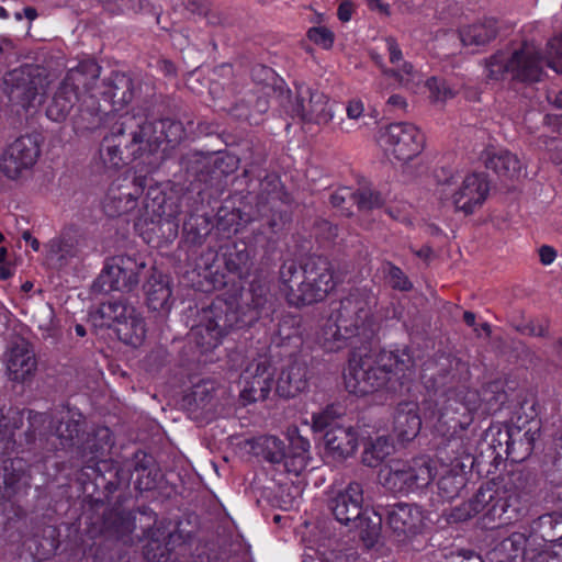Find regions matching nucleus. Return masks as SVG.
<instances>
[{"label":"nucleus","mask_w":562,"mask_h":562,"mask_svg":"<svg viewBox=\"0 0 562 562\" xmlns=\"http://www.w3.org/2000/svg\"><path fill=\"white\" fill-rule=\"evenodd\" d=\"M180 166L191 186L195 182L211 186L210 154L189 151L181 157Z\"/></svg>","instance_id":"nucleus-46"},{"label":"nucleus","mask_w":562,"mask_h":562,"mask_svg":"<svg viewBox=\"0 0 562 562\" xmlns=\"http://www.w3.org/2000/svg\"><path fill=\"white\" fill-rule=\"evenodd\" d=\"M437 485L442 499L451 501L458 497L465 487L464 467L457 463L453 465H441Z\"/></svg>","instance_id":"nucleus-49"},{"label":"nucleus","mask_w":562,"mask_h":562,"mask_svg":"<svg viewBox=\"0 0 562 562\" xmlns=\"http://www.w3.org/2000/svg\"><path fill=\"white\" fill-rule=\"evenodd\" d=\"M251 213L256 216L255 221L260 222L261 234L276 235L291 222V214L282 210L280 204H256L255 207L251 206Z\"/></svg>","instance_id":"nucleus-42"},{"label":"nucleus","mask_w":562,"mask_h":562,"mask_svg":"<svg viewBox=\"0 0 562 562\" xmlns=\"http://www.w3.org/2000/svg\"><path fill=\"white\" fill-rule=\"evenodd\" d=\"M133 472L136 473L134 482L138 492L151 491L157 486L159 469L153 456L138 450L134 453Z\"/></svg>","instance_id":"nucleus-44"},{"label":"nucleus","mask_w":562,"mask_h":562,"mask_svg":"<svg viewBox=\"0 0 562 562\" xmlns=\"http://www.w3.org/2000/svg\"><path fill=\"white\" fill-rule=\"evenodd\" d=\"M327 509L336 521L359 530L361 540L372 547L381 533V515L363 505V487L350 482L327 499Z\"/></svg>","instance_id":"nucleus-10"},{"label":"nucleus","mask_w":562,"mask_h":562,"mask_svg":"<svg viewBox=\"0 0 562 562\" xmlns=\"http://www.w3.org/2000/svg\"><path fill=\"white\" fill-rule=\"evenodd\" d=\"M238 160L226 153L210 154L211 186L237 169Z\"/></svg>","instance_id":"nucleus-54"},{"label":"nucleus","mask_w":562,"mask_h":562,"mask_svg":"<svg viewBox=\"0 0 562 562\" xmlns=\"http://www.w3.org/2000/svg\"><path fill=\"white\" fill-rule=\"evenodd\" d=\"M310 441L301 436L293 438L290 445L276 436H260L254 439L251 449L271 464L282 465L284 471L300 475L310 460Z\"/></svg>","instance_id":"nucleus-14"},{"label":"nucleus","mask_w":562,"mask_h":562,"mask_svg":"<svg viewBox=\"0 0 562 562\" xmlns=\"http://www.w3.org/2000/svg\"><path fill=\"white\" fill-rule=\"evenodd\" d=\"M327 453L336 460L351 457L358 447V434L351 426L336 425L322 430Z\"/></svg>","instance_id":"nucleus-33"},{"label":"nucleus","mask_w":562,"mask_h":562,"mask_svg":"<svg viewBox=\"0 0 562 562\" xmlns=\"http://www.w3.org/2000/svg\"><path fill=\"white\" fill-rule=\"evenodd\" d=\"M23 546L31 555L38 561L49 559L59 547L58 530L56 527L46 526L42 535H34L24 540Z\"/></svg>","instance_id":"nucleus-47"},{"label":"nucleus","mask_w":562,"mask_h":562,"mask_svg":"<svg viewBox=\"0 0 562 562\" xmlns=\"http://www.w3.org/2000/svg\"><path fill=\"white\" fill-rule=\"evenodd\" d=\"M36 367L35 353L27 341L22 340L11 347L7 358L10 380L23 383L34 374Z\"/></svg>","instance_id":"nucleus-32"},{"label":"nucleus","mask_w":562,"mask_h":562,"mask_svg":"<svg viewBox=\"0 0 562 562\" xmlns=\"http://www.w3.org/2000/svg\"><path fill=\"white\" fill-rule=\"evenodd\" d=\"M505 394L483 389L482 393L475 390L461 391L454 395L438 396L437 431L450 429L464 431L474 419V414H490L499 409L504 403Z\"/></svg>","instance_id":"nucleus-9"},{"label":"nucleus","mask_w":562,"mask_h":562,"mask_svg":"<svg viewBox=\"0 0 562 562\" xmlns=\"http://www.w3.org/2000/svg\"><path fill=\"white\" fill-rule=\"evenodd\" d=\"M145 179L135 178L134 181L113 182L103 201L104 213L109 217H119L136 209L138 198L142 195Z\"/></svg>","instance_id":"nucleus-25"},{"label":"nucleus","mask_w":562,"mask_h":562,"mask_svg":"<svg viewBox=\"0 0 562 562\" xmlns=\"http://www.w3.org/2000/svg\"><path fill=\"white\" fill-rule=\"evenodd\" d=\"M486 169L499 177L513 179L520 173L521 162L516 155L506 149L487 148L480 156Z\"/></svg>","instance_id":"nucleus-40"},{"label":"nucleus","mask_w":562,"mask_h":562,"mask_svg":"<svg viewBox=\"0 0 562 562\" xmlns=\"http://www.w3.org/2000/svg\"><path fill=\"white\" fill-rule=\"evenodd\" d=\"M307 37L314 44L323 47L324 49H329L333 47L335 35L334 33L325 27V26H313L307 31Z\"/></svg>","instance_id":"nucleus-60"},{"label":"nucleus","mask_w":562,"mask_h":562,"mask_svg":"<svg viewBox=\"0 0 562 562\" xmlns=\"http://www.w3.org/2000/svg\"><path fill=\"white\" fill-rule=\"evenodd\" d=\"M493 495H495L493 485L486 484L485 486H481L472 498L454 509L452 516L458 520H468L481 514V520L483 521L485 512L493 501Z\"/></svg>","instance_id":"nucleus-48"},{"label":"nucleus","mask_w":562,"mask_h":562,"mask_svg":"<svg viewBox=\"0 0 562 562\" xmlns=\"http://www.w3.org/2000/svg\"><path fill=\"white\" fill-rule=\"evenodd\" d=\"M214 383L201 381L194 384L181 400V406L193 419H203L211 411V402L214 397Z\"/></svg>","instance_id":"nucleus-37"},{"label":"nucleus","mask_w":562,"mask_h":562,"mask_svg":"<svg viewBox=\"0 0 562 562\" xmlns=\"http://www.w3.org/2000/svg\"><path fill=\"white\" fill-rule=\"evenodd\" d=\"M529 538L524 532H513L503 539L492 551L496 562H533L538 554L543 552H557L555 550L528 549ZM558 552H562V547Z\"/></svg>","instance_id":"nucleus-28"},{"label":"nucleus","mask_w":562,"mask_h":562,"mask_svg":"<svg viewBox=\"0 0 562 562\" xmlns=\"http://www.w3.org/2000/svg\"><path fill=\"white\" fill-rule=\"evenodd\" d=\"M224 266L226 270L238 279H246L250 276L252 268V258L249 250L244 245L238 248L234 245L224 254Z\"/></svg>","instance_id":"nucleus-52"},{"label":"nucleus","mask_w":562,"mask_h":562,"mask_svg":"<svg viewBox=\"0 0 562 562\" xmlns=\"http://www.w3.org/2000/svg\"><path fill=\"white\" fill-rule=\"evenodd\" d=\"M147 306L151 311L167 314L170 312L173 300L170 280L164 274H153L144 285Z\"/></svg>","instance_id":"nucleus-39"},{"label":"nucleus","mask_w":562,"mask_h":562,"mask_svg":"<svg viewBox=\"0 0 562 562\" xmlns=\"http://www.w3.org/2000/svg\"><path fill=\"white\" fill-rule=\"evenodd\" d=\"M460 430L450 429L447 431H438V445L436 448V458L441 465L464 467L462 460L470 457L469 447Z\"/></svg>","instance_id":"nucleus-35"},{"label":"nucleus","mask_w":562,"mask_h":562,"mask_svg":"<svg viewBox=\"0 0 562 562\" xmlns=\"http://www.w3.org/2000/svg\"><path fill=\"white\" fill-rule=\"evenodd\" d=\"M541 419L536 411V403L525 401L513 413L505 425V430L498 431V445L504 441L506 456L512 462L520 463L527 460L535 450L536 441L541 435Z\"/></svg>","instance_id":"nucleus-12"},{"label":"nucleus","mask_w":562,"mask_h":562,"mask_svg":"<svg viewBox=\"0 0 562 562\" xmlns=\"http://www.w3.org/2000/svg\"><path fill=\"white\" fill-rule=\"evenodd\" d=\"M350 199L360 211H371L380 209L384 204V199L379 191L370 188H360L350 193Z\"/></svg>","instance_id":"nucleus-55"},{"label":"nucleus","mask_w":562,"mask_h":562,"mask_svg":"<svg viewBox=\"0 0 562 562\" xmlns=\"http://www.w3.org/2000/svg\"><path fill=\"white\" fill-rule=\"evenodd\" d=\"M469 380L470 369L467 362L451 355L439 358L438 374L435 379L438 396L454 395L470 390L467 387Z\"/></svg>","instance_id":"nucleus-26"},{"label":"nucleus","mask_w":562,"mask_h":562,"mask_svg":"<svg viewBox=\"0 0 562 562\" xmlns=\"http://www.w3.org/2000/svg\"><path fill=\"white\" fill-rule=\"evenodd\" d=\"M393 449V445L384 436L368 440L364 443L361 461L369 468H376L392 453Z\"/></svg>","instance_id":"nucleus-53"},{"label":"nucleus","mask_w":562,"mask_h":562,"mask_svg":"<svg viewBox=\"0 0 562 562\" xmlns=\"http://www.w3.org/2000/svg\"><path fill=\"white\" fill-rule=\"evenodd\" d=\"M244 178L247 180L249 192L258 189L256 204H290L291 195L284 191L280 176L276 172H268L259 166L251 165L244 170Z\"/></svg>","instance_id":"nucleus-22"},{"label":"nucleus","mask_w":562,"mask_h":562,"mask_svg":"<svg viewBox=\"0 0 562 562\" xmlns=\"http://www.w3.org/2000/svg\"><path fill=\"white\" fill-rule=\"evenodd\" d=\"M114 445L113 434L109 427L101 426L86 432L77 453L82 460L78 480L85 492L93 486L90 494L95 506H104L111 496L119 491L130 488L132 470L122 468L117 462L105 459Z\"/></svg>","instance_id":"nucleus-3"},{"label":"nucleus","mask_w":562,"mask_h":562,"mask_svg":"<svg viewBox=\"0 0 562 562\" xmlns=\"http://www.w3.org/2000/svg\"><path fill=\"white\" fill-rule=\"evenodd\" d=\"M102 67L94 59H85L70 68L63 82L82 97L79 114L74 117L76 133H85L97 130L103 122L105 111L100 106L95 89Z\"/></svg>","instance_id":"nucleus-11"},{"label":"nucleus","mask_w":562,"mask_h":562,"mask_svg":"<svg viewBox=\"0 0 562 562\" xmlns=\"http://www.w3.org/2000/svg\"><path fill=\"white\" fill-rule=\"evenodd\" d=\"M99 94L111 104V111H120L134 98V81L124 72L112 71L102 80Z\"/></svg>","instance_id":"nucleus-30"},{"label":"nucleus","mask_w":562,"mask_h":562,"mask_svg":"<svg viewBox=\"0 0 562 562\" xmlns=\"http://www.w3.org/2000/svg\"><path fill=\"white\" fill-rule=\"evenodd\" d=\"M516 330L522 335L546 337L548 335V326L546 324L529 321L516 326Z\"/></svg>","instance_id":"nucleus-61"},{"label":"nucleus","mask_w":562,"mask_h":562,"mask_svg":"<svg viewBox=\"0 0 562 562\" xmlns=\"http://www.w3.org/2000/svg\"><path fill=\"white\" fill-rule=\"evenodd\" d=\"M89 318L94 327L114 328L117 338L125 345L138 347L146 337L144 318L125 299L102 302Z\"/></svg>","instance_id":"nucleus-13"},{"label":"nucleus","mask_w":562,"mask_h":562,"mask_svg":"<svg viewBox=\"0 0 562 562\" xmlns=\"http://www.w3.org/2000/svg\"><path fill=\"white\" fill-rule=\"evenodd\" d=\"M271 311L268 286L254 281L238 297L212 302L204 311L202 322L192 330L194 341L203 352L211 351L232 329L251 326L261 317L269 316Z\"/></svg>","instance_id":"nucleus-2"},{"label":"nucleus","mask_w":562,"mask_h":562,"mask_svg":"<svg viewBox=\"0 0 562 562\" xmlns=\"http://www.w3.org/2000/svg\"><path fill=\"white\" fill-rule=\"evenodd\" d=\"M3 86L12 103L29 109L44 89V77L37 66L23 65L4 75Z\"/></svg>","instance_id":"nucleus-17"},{"label":"nucleus","mask_w":562,"mask_h":562,"mask_svg":"<svg viewBox=\"0 0 562 562\" xmlns=\"http://www.w3.org/2000/svg\"><path fill=\"white\" fill-rule=\"evenodd\" d=\"M376 324L372 317V300L356 290L341 299L321 328L319 340L327 351H338L349 342L369 344Z\"/></svg>","instance_id":"nucleus-6"},{"label":"nucleus","mask_w":562,"mask_h":562,"mask_svg":"<svg viewBox=\"0 0 562 562\" xmlns=\"http://www.w3.org/2000/svg\"><path fill=\"white\" fill-rule=\"evenodd\" d=\"M81 101L82 97L77 94L74 88L60 81L47 102L45 110L46 116L53 122L61 123L65 122L76 109V113L71 115V122L74 123V117L79 114Z\"/></svg>","instance_id":"nucleus-31"},{"label":"nucleus","mask_w":562,"mask_h":562,"mask_svg":"<svg viewBox=\"0 0 562 562\" xmlns=\"http://www.w3.org/2000/svg\"><path fill=\"white\" fill-rule=\"evenodd\" d=\"M274 369L267 355H257L247 362L240 373V398L246 403L265 401L273 385Z\"/></svg>","instance_id":"nucleus-19"},{"label":"nucleus","mask_w":562,"mask_h":562,"mask_svg":"<svg viewBox=\"0 0 562 562\" xmlns=\"http://www.w3.org/2000/svg\"><path fill=\"white\" fill-rule=\"evenodd\" d=\"M488 191L486 177L481 173H471L464 177L461 187L452 194V203L457 211L469 215L484 203Z\"/></svg>","instance_id":"nucleus-27"},{"label":"nucleus","mask_w":562,"mask_h":562,"mask_svg":"<svg viewBox=\"0 0 562 562\" xmlns=\"http://www.w3.org/2000/svg\"><path fill=\"white\" fill-rule=\"evenodd\" d=\"M544 66L562 74V33L548 42L547 57L528 41L510 53L497 50L485 59V78L499 81L508 74L514 81L533 83L542 79Z\"/></svg>","instance_id":"nucleus-5"},{"label":"nucleus","mask_w":562,"mask_h":562,"mask_svg":"<svg viewBox=\"0 0 562 562\" xmlns=\"http://www.w3.org/2000/svg\"><path fill=\"white\" fill-rule=\"evenodd\" d=\"M401 63L397 68H383V74L396 79L402 86H406L415 78L416 70L409 61L403 59Z\"/></svg>","instance_id":"nucleus-59"},{"label":"nucleus","mask_w":562,"mask_h":562,"mask_svg":"<svg viewBox=\"0 0 562 562\" xmlns=\"http://www.w3.org/2000/svg\"><path fill=\"white\" fill-rule=\"evenodd\" d=\"M382 486L394 494H409L427 487L434 479L432 468L423 458L393 460L379 473Z\"/></svg>","instance_id":"nucleus-15"},{"label":"nucleus","mask_w":562,"mask_h":562,"mask_svg":"<svg viewBox=\"0 0 562 562\" xmlns=\"http://www.w3.org/2000/svg\"><path fill=\"white\" fill-rule=\"evenodd\" d=\"M415 361L407 348L381 350L372 357L351 359L344 375L348 392L363 396L381 390L396 393L409 380Z\"/></svg>","instance_id":"nucleus-4"},{"label":"nucleus","mask_w":562,"mask_h":562,"mask_svg":"<svg viewBox=\"0 0 562 562\" xmlns=\"http://www.w3.org/2000/svg\"><path fill=\"white\" fill-rule=\"evenodd\" d=\"M29 468L23 458L3 460L0 468V499L10 501L27 483Z\"/></svg>","instance_id":"nucleus-34"},{"label":"nucleus","mask_w":562,"mask_h":562,"mask_svg":"<svg viewBox=\"0 0 562 562\" xmlns=\"http://www.w3.org/2000/svg\"><path fill=\"white\" fill-rule=\"evenodd\" d=\"M183 124L171 117L149 121L142 111L120 114L103 137L99 154L104 166L119 169L156 153L166 142L172 147L184 137Z\"/></svg>","instance_id":"nucleus-1"},{"label":"nucleus","mask_w":562,"mask_h":562,"mask_svg":"<svg viewBox=\"0 0 562 562\" xmlns=\"http://www.w3.org/2000/svg\"><path fill=\"white\" fill-rule=\"evenodd\" d=\"M147 542L144 546V557L148 562H169L181 535L161 527H148L145 531Z\"/></svg>","instance_id":"nucleus-29"},{"label":"nucleus","mask_w":562,"mask_h":562,"mask_svg":"<svg viewBox=\"0 0 562 562\" xmlns=\"http://www.w3.org/2000/svg\"><path fill=\"white\" fill-rule=\"evenodd\" d=\"M255 220L256 216L251 213V205H244L243 207L222 205L217 210L214 227L224 236L229 237L255 222Z\"/></svg>","instance_id":"nucleus-38"},{"label":"nucleus","mask_w":562,"mask_h":562,"mask_svg":"<svg viewBox=\"0 0 562 562\" xmlns=\"http://www.w3.org/2000/svg\"><path fill=\"white\" fill-rule=\"evenodd\" d=\"M146 262L138 254L115 256L92 283L93 293L132 291L139 283V273Z\"/></svg>","instance_id":"nucleus-16"},{"label":"nucleus","mask_w":562,"mask_h":562,"mask_svg":"<svg viewBox=\"0 0 562 562\" xmlns=\"http://www.w3.org/2000/svg\"><path fill=\"white\" fill-rule=\"evenodd\" d=\"M183 5L193 14L207 15L211 2L210 0H183Z\"/></svg>","instance_id":"nucleus-64"},{"label":"nucleus","mask_w":562,"mask_h":562,"mask_svg":"<svg viewBox=\"0 0 562 562\" xmlns=\"http://www.w3.org/2000/svg\"><path fill=\"white\" fill-rule=\"evenodd\" d=\"M213 228L214 223L207 215L191 214L182 225L184 241L190 246H201Z\"/></svg>","instance_id":"nucleus-51"},{"label":"nucleus","mask_w":562,"mask_h":562,"mask_svg":"<svg viewBox=\"0 0 562 562\" xmlns=\"http://www.w3.org/2000/svg\"><path fill=\"white\" fill-rule=\"evenodd\" d=\"M512 499L513 497L506 491L495 488L493 501L485 512V518H483V526L488 529H494L510 522L514 516L509 513H516V508L512 507Z\"/></svg>","instance_id":"nucleus-45"},{"label":"nucleus","mask_w":562,"mask_h":562,"mask_svg":"<svg viewBox=\"0 0 562 562\" xmlns=\"http://www.w3.org/2000/svg\"><path fill=\"white\" fill-rule=\"evenodd\" d=\"M268 110L269 101L265 95L248 91L232 104L228 114L238 121L248 122L250 125H258L261 121V115Z\"/></svg>","instance_id":"nucleus-36"},{"label":"nucleus","mask_w":562,"mask_h":562,"mask_svg":"<svg viewBox=\"0 0 562 562\" xmlns=\"http://www.w3.org/2000/svg\"><path fill=\"white\" fill-rule=\"evenodd\" d=\"M40 154V144L35 136H20L3 150L0 170L8 179L18 180L33 168Z\"/></svg>","instance_id":"nucleus-20"},{"label":"nucleus","mask_w":562,"mask_h":562,"mask_svg":"<svg viewBox=\"0 0 562 562\" xmlns=\"http://www.w3.org/2000/svg\"><path fill=\"white\" fill-rule=\"evenodd\" d=\"M385 47L389 53V59L391 64L398 65L401 61H403L404 58L402 49L393 36L385 38Z\"/></svg>","instance_id":"nucleus-63"},{"label":"nucleus","mask_w":562,"mask_h":562,"mask_svg":"<svg viewBox=\"0 0 562 562\" xmlns=\"http://www.w3.org/2000/svg\"><path fill=\"white\" fill-rule=\"evenodd\" d=\"M14 44L11 40H0V72L11 63L14 56Z\"/></svg>","instance_id":"nucleus-62"},{"label":"nucleus","mask_w":562,"mask_h":562,"mask_svg":"<svg viewBox=\"0 0 562 562\" xmlns=\"http://www.w3.org/2000/svg\"><path fill=\"white\" fill-rule=\"evenodd\" d=\"M381 140L386 151L400 161H409L424 148V134L414 125L406 122L390 124L381 134Z\"/></svg>","instance_id":"nucleus-21"},{"label":"nucleus","mask_w":562,"mask_h":562,"mask_svg":"<svg viewBox=\"0 0 562 562\" xmlns=\"http://www.w3.org/2000/svg\"><path fill=\"white\" fill-rule=\"evenodd\" d=\"M279 272L281 292L293 307L322 302L336 286L331 262L323 256H310L300 265L285 261Z\"/></svg>","instance_id":"nucleus-8"},{"label":"nucleus","mask_w":562,"mask_h":562,"mask_svg":"<svg viewBox=\"0 0 562 562\" xmlns=\"http://www.w3.org/2000/svg\"><path fill=\"white\" fill-rule=\"evenodd\" d=\"M311 378L306 360L300 355L291 353L280 370L276 393L283 398H294L308 390Z\"/></svg>","instance_id":"nucleus-24"},{"label":"nucleus","mask_w":562,"mask_h":562,"mask_svg":"<svg viewBox=\"0 0 562 562\" xmlns=\"http://www.w3.org/2000/svg\"><path fill=\"white\" fill-rule=\"evenodd\" d=\"M25 442L43 453L68 452L78 448L88 429L86 416L77 407L63 406L55 413L27 409Z\"/></svg>","instance_id":"nucleus-7"},{"label":"nucleus","mask_w":562,"mask_h":562,"mask_svg":"<svg viewBox=\"0 0 562 562\" xmlns=\"http://www.w3.org/2000/svg\"><path fill=\"white\" fill-rule=\"evenodd\" d=\"M285 99L286 103H282V106L285 113L293 119L315 124H325L331 120L328 99L318 90H312L310 87L301 85L296 87L294 100H292L290 91Z\"/></svg>","instance_id":"nucleus-18"},{"label":"nucleus","mask_w":562,"mask_h":562,"mask_svg":"<svg viewBox=\"0 0 562 562\" xmlns=\"http://www.w3.org/2000/svg\"><path fill=\"white\" fill-rule=\"evenodd\" d=\"M378 515H381V522L385 519L398 540L416 535L423 527V510L416 504L398 502L386 505Z\"/></svg>","instance_id":"nucleus-23"},{"label":"nucleus","mask_w":562,"mask_h":562,"mask_svg":"<svg viewBox=\"0 0 562 562\" xmlns=\"http://www.w3.org/2000/svg\"><path fill=\"white\" fill-rule=\"evenodd\" d=\"M100 532L124 535L131 531L132 520L128 513L119 508L104 507L102 515L92 522Z\"/></svg>","instance_id":"nucleus-50"},{"label":"nucleus","mask_w":562,"mask_h":562,"mask_svg":"<svg viewBox=\"0 0 562 562\" xmlns=\"http://www.w3.org/2000/svg\"><path fill=\"white\" fill-rule=\"evenodd\" d=\"M498 21L495 18H484L459 30V36L465 46H485L498 35Z\"/></svg>","instance_id":"nucleus-43"},{"label":"nucleus","mask_w":562,"mask_h":562,"mask_svg":"<svg viewBox=\"0 0 562 562\" xmlns=\"http://www.w3.org/2000/svg\"><path fill=\"white\" fill-rule=\"evenodd\" d=\"M382 269L387 283L392 289L402 292H407L412 290L413 283L409 281V279L406 277V274L400 267L387 261L383 265Z\"/></svg>","instance_id":"nucleus-57"},{"label":"nucleus","mask_w":562,"mask_h":562,"mask_svg":"<svg viewBox=\"0 0 562 562\" xmlns=\"http://www.w3.org/2000/svg\"><path fill=\"white\" fill-rule=\"evenodd\" d=\"M426 87L430 92V97L435 101H446L448 99H452L457 91L453 87L449 85V82L441 77H430L426 81Z\"/></svg>","instance_id":"nucleus-58"},{"label":"nucleus","mask_w":562,"mask_h":562,"mask_svg":"<svg viewBox=\"0 0 562 562\" xmlns=\"http://www.w3.org/2000/svg\"><path fill=\"white\" fill-rule=\"evenodd\" d=\"M422 420L417 406L411 402L400 403L393 418V431L402 442L413 440L420 430Z\"/></svg>","instance_id":"nucleus-41"},{"label":"nucleus","mask_w":562,"mask_h":562,"mask_svg":"<svg viewBox=\"0 0 562 562\" xmlns=\"http://www.w3.org/2000/svg\"><path fill=\"white\" fill-rule=\"evenodd\" d=\"M342 416V407L339 405H328L325 409H323L318 414H314L313 427L317 431L325 430L330 427H335L336 425H340L338 419Z\"/></svg>","instance_id":"nucleus-56"}]
</instances>
